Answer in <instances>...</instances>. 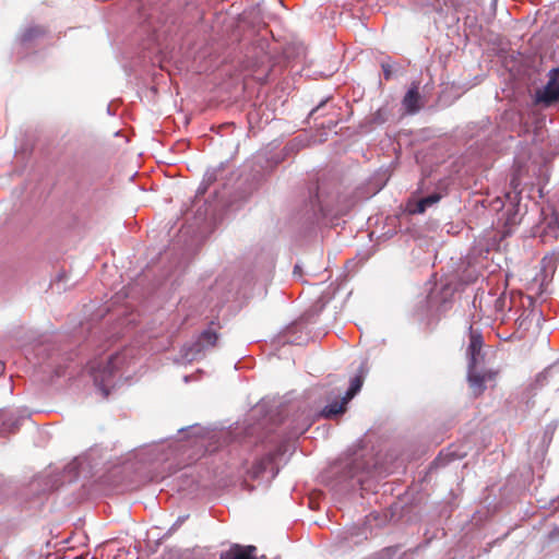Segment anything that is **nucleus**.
<instances>
[{
	"label": "nucleus",
	"mask_w": 559,
	"mask_h": 559,
	"mask_svg": "<svg viewBox=\"0 0 559 559\" xmlns=\"http://www.w3.org/2000/svg\"><path fill=\"white\" fill-rule=\"evenodd\" d=\"M73 559H84V558L82 556H76ZM92 559H96V558L93 557Z\"/></svg>",
	"instance_id": "obj_24"
},
{
	"label": "nucleus",
	"mask_w": 559,
	"mask_h": 559,
	"mask_svg": "<svg viewBox=\"0 0 559 559\" xmlns=\"http://www.w3.org/2000/svg\"><path fill=\"white\" fill-rule=\"evenodd\" d=\"M126 358V354H116L106 358L99 357L88 362L87 371L103 397H107L111 389L118 383L120 377L117 373Z\"/></svg>",
	"instance_id": "obj_1"
},
{
	"label": "nucleus",
	"mask_w": 559,
	"mask_h": 559,
	"mask_svg": "<svg viewBox=\"0 0 559 559\" xmlns=\"http://www.w3.org/2000/svg\"><path fill=\"white\" fill-rule=\"evenodd\" d=\"M442 460H443V459H442L441 456H439V457H437V459L435 460L433 464H436V465H440V464H441V462H442Z\"/></svg>",
	"instance_id": "obj_22"
},
{
	"label": "nucleus",
	"mask_w": 559,
	"mask_h": 559,
	"mask_svg": "<svg viewBox=\"0 0 559 559\" xmlns=\"http://www.w3.org/2000/svg\"><path fill=\"white\" fill-rule=\"evenodd\" d=\"M545 372L548 377L556 376L559 372V365H554L549 367Z\"/></svg>",
	"instance_id": "obj_17"
},
{
	"label": "nucleus",
	"mask_w": 559,
	"mask_h": 559,
	"mask_svg": "<svg viewBox=\"0 0 559 559\" xmlns=\"http://www.w3.org/2000/svg\"><path fill=\"white\" fill-rule=\"evenodd\" d=\"M402 105L405 109V111L409 115H414L419 111L420 109V95L418 92V85L416 83H413L412 86L406 92Z\"/></svg>",
	"instance_id": "obj_10"
},
{
	"label": "nucleus",
	"mask_w": 559,
	"mask_h": 559,
	"mask_svg": "<svg viewBox=\"0 0 559 559\" xmlns=\"http://www.w3.org/2000/svg\"><path fill=\"white\" fill-rule=\"evenodd\" d=\"M254 546L234 545L229 550L223 552L219 559H257L254 557Z\"/></svg>",
	"instance_id": "obj_12"
},
{
	"label": "nucleus",
	"mask_w": 559,
	"mask_h": 559,
	"mask_svg": "<svg viewBox=\"0 0 559 559\" xmlns=\"http://www.w3.org/2000/svg\"><path fill=\"white\" fill-rule=\"evenodd\" d=\"M382 70H383V74H384V79L385 80H390L391 79V75H392V70H391V66L390 64H382Z\"/></svg>",
	"instance_id": "obj_16"
},
{
	"label": "nucleus",
	"mask_w": 559,
	"mask_h": 559,
	"mask_svg": "<svg viewBox=\"0 0 559 559\" xmlns=\"http://www.w3.org/2000/svg\"><path fill=\"white\" fill-rule=\"evenodd\" d=\"M0 369H3V364L0 361Z\"/></svg>",
	"instance_id": "obj_26"
},
{
	"label": "nucleus",
	"mask_w": 559,
	"mask_h": 559,
	"mask_svg": "<svg viewBox=\"0 0 559 559\" xmlns=\"http://www.w3.org/2000/svg\"><path fill=\"white\" fill-rule=\"evenodd\" d=\"M364 376L358 374L350 380V385L344 395V401L349 402L361 389Z\"/></svg>",
	"instance_id": "obj_15"
},
{
	"label": "nucleus",
	"mask_w": 559,
	"mask_h": 559,
	"mask_svg": "<svg viewBox=\"0 0 559 559\" xmlns=\"http://www.w3.org/2000/svg\"><path fill=\"white\" fill-rule=\"evenodd\" d=\"M441 200V194L433 192L425 198L419 199L415 203H408V211L412 214H423L426 210Z\"/></svg>",
	"instance_id": "obj_11"
},
{
	"label": "nucleus",
	"mask_w": 559,
	"mask_h": 559,
	"mask_svg": "<svg viewBox=\"0 0 559 559\" xmlns=\"http://www.w3.org/2000/svg\"><path fill=\"white\" fill-rule=\"evenodd\" d=\"M200 16H201V13L198 10H195L194 8H191V7H187L180 13V15H173V14L167 15V17L163 21V23H166L168 20H170V22L174 24L177 22L190 24L194 20L200 19Z\"/></svg>",
	"instance_id": "obj_13"
},
{
	"label": "nucleus",
	"mask_w": 559,
	"mask_h": 559,
	"mask_svg": "<svg viewBox=\"0 0 559 559\" xmlns=\"http://www.w3.org/2000/svg\"><path fill=\"white\" fill-rule=\"evenodd\" d=\"M325 102H321L316 108L312 109V111L310 112V115H313L316 114L317 111L320 110V108L324 105Z\"/></svg>",
	"instance_id": "obj_19"
},
{
	"label": "nucleus",
	"mask_w": 559,
	"mask_h": 559,
	"mask_svg": "<svg viewBox=\"0 0 559 559\" xmlns=\"http://www.w3.org/2000/svg\"><path fill=\"white\" fill-rule=\"evenodd\" d=\"M559 69H551L549 71V81L547 84L536 92V100L538 103L551 104L559 100V82L557 81V73Z\"/></svg>",
	"instance_id": "obj_7"
},
{
	"label": "nucleus",
	"mask_w": 559,
	"mask_h": 559,
	"mask_svg": "<svg viewBox=\"0 0 559 559\" xmlns=\"http://www.w3.org/2000/svg\"><path fill=\"white\" fill-rule=\"evenodd\" d=\"M348 402L344 401V396L341 401H334L330 404H328L325 407L322 408L320 412V416L324 418H333L336 417L340 414H343L346 409V405Z\"/></svg>",
	"instance_id": "obj_14"
},
{
	"label": "nucleus",
	"mask_w": 559,
	"mask_h": 559,
	"mask_svg": "<svg viewBox=\"0 0 559 559\" xmlns=\"http://www.w3.org/2000/svg\"><path fill=\"white\" fill-rule=\"evenodd\" d=\"M335 472H341V480L355 479L361 484L364 481L362 474L367 471L368 464L362 457L347 456L346 459L336 463L333 467Z\"/></svg>",
	"instance_id": "obj_5"
},
{
	"label": "nucleus",
	"mask_w": 559,
	"mask_h": 559,
	"mask_svg": "<svg viewBox=\"0 0 559 559\" xmlns=\"http://www.w3.org/2000/svg\"><path fill=\"white\" fill-rule=\"evenodd\" d=\"M179 433L181 436L180 440L188 437L192 439V445L205 447V439L210 437L212 431L204 427H201L200 425H192L188 428L179 429Z\"/></svg>",
	"instance_id": "obj_9"
},
{
	"label": "nucleus",
	"mask_w": 559,
	"mask_h": 559,
	"mask_svg": "<svg viewBox=\"0 0 559 559\" xmlns=\"http://www.w3.org/2000/svg\"><path fill=\"white\" fill-rule=\"evenodd\" d=\"M299 272H300L299 265H295V267H294V275H296Z\"/></svg>",
	"instance_id": "obj_23"
},
{
	"label": "nucleus",
	"mask_w": 559,
	"mask_h": 559,
	"mask_svg": "<svg viewBox=\"0 0 559 559\" xmlns=\"http://www.w3.org/2000/svg\"><path fill=\"white\" fill-rule=\"evenodd\" d=\"M506 304H507V297H506V296H503V297H501V298H499V299L497 300V302H496V307H497V309L502 310V309L504 308Z\"/></svg>",
	"instance_id": "obj_18"
},
{
	"label": "nucleus",
	"mask_w": 559,
	"mask_h": 559,
	"mask_svg": "<svg viewBox=\"0 0 559 559\" xmlns=\"http://www.w3.org/2000/svg\"><path fill=\"white\" fill-rule=\"evenodd\" d=\"M360 371L364 373V365L360 366Z\"/></svg>",
	"instance_id": "obj_25"
},
{
	"label": "nucleus",
	"mask_w": 559,
	"mask_h": 559,
	"mask_svg": "<svg viewBox=\"0 0 559 559\" xmlns=\"http://www.w3.org/2000/svg\"><path fill=\"white\" fill-rule=\"evenodd\" d=\"M93 457L94 451L75 457L73 461L67 464V466H64L63 474L61 476L53 478L49 484H47V489H53L64 483H71L76 479L81 472L85 471L86 468L92 469L95 467L96 464L92 462Z\"/></svg>",
	"instance_id": "obj_4"
},
{
	"label": "nucleus",
	"mask_w": 559,
	"mask_h": 559,
	"mask_svg": "<svg viewBox=\"0 0 559 559\" xmlns=\"http://www.w3.org/2000/svg\"><path fill=\"white\" fill-rule=\"evenodd\" d=\"M483 340L479 334L471 332L469 345L467 348L468 355V384L475 396L481 394L486 389V382L491 381L495 373L486 370L483 367L484 356L481 354Z\"/></svg>",
	"instance_id": "obj_2"
},
{
	"label": "nucleus",
	"mask_w": 559,
	"mask_h": 559,
	"mask_svg": "<svg viewBox=\"0 0 559 559\" xmlns=\"http://www.w3.org/2000/svg\"><path fill=\"white\" fill-rule=\"evenodd\" d=\"M311 211L313 218H319L320 216H340L348 211V206L340 209L332 207L325 199H322L321 191L318 190L314 200H311Z\"/></svg>",
	"instance_id": "obj_6"
},
{
	"label": "nucleus",
	"mask_w": 559,
	"mask_h": 559,
	"mask_svg": "<svg viewBox=\"0 0 559 559\" xmlns=\"http://www.w3.org/2000/svg\"><path fill=\"white\" fill-rule=\"evenodd\" d=\"M217 341L218 335L215 331L204 330L192 344L182 347L177 362L189 364L203 358L216 346Z\"/></svg>",
	"instance_id": "obj_3"
},
{
	"label": "nucleus",
	"mask_w": 559,
	"mask_h": 559,
	"mask_svg": "<svg viewBox=\"0 0 559 559\" xmlns=\"http://www.w3.org/2000/svg\"><path fill=\"white\" fill-rule=\"evenodd\" d=\"M427 304L429 308H432V295H430L429 298L427 299Z\"/></svg>",
	"instance_id": "obj_21"
},
{
	"label": "nucleus",
	"mask_w": 559,
	"mask_h": 559,
	"mask_svg": "<svg viewBox=\"0 0 559 559\" xmlns=\"http://www.w3.org/2000/svg\"><path fill=\"white\" fill-rule=\"evenodd\" d=\"M183 520H185V518H179V519L177 520V522L174 524V526L171 527V530H173V528H175V527H177L178 525H180V523H181Z\"/></svg>",
	"instance_id": "obj_20"
},
{
	"label": "nucleus",
	"mask_w": 559,
	"mask_h": 559,
	"mask_svg": "<svg viewBox=\"0 0 559 559\" xmlns=\"http://www.w3.org/2000/svg\"><path fill=\"white\" fill-rule=\"evenodd\" d=\"M15 234L20 238H31L34 231L33 224V205L28 204L25 214L16 213L14 216Z\"/></svg>",
	"instance_id": "obj_8"
}]
</instances>
